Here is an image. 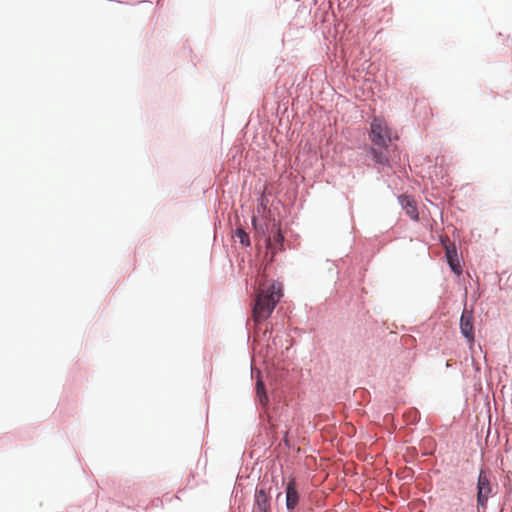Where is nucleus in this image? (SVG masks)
<instances>
[{"label": "nucleus", "instance_id": "obj_1", "mask_svg": "<svg viewBox=\"0 0 512 512\" xmlns=\"http://www.w3.org/2000/svg\"><path fill=\"white\" fill-rule=\"evenodd\" d=\"M282 296L280 283L274 280L260 282L252 310L254 322L259 324L269 318Z\"/></svg>", "mask_w": 512, "mask_h": 512}, {"label": "nucleus", "instance_id": "obj_2", "mask_svg": "<svg viewBox=\"0 0 512 512\" xmlns=\"http://www.w3.org/2000/svg\"><path fill=\"white\" fill-rule=\"evenodd\" d=\"M398 136L393 135L391 129L387 126L385 120L381 118H374L370 125V139L372 143L379 147H388L393 139Z\"/></svg>", "mask_w": 512, "mask_h": 512}, {"label": "nucleus", "instance_id": "obj_3", "mask_svg": "<svg viewBox=\"0 0 512 512\" xmlns=\"http://www.w3.org/2000/svg\"><path fill=\"white\" fill-rule=\"evenodd\" d=\"M477 506L486 508L488 498L491 494L492 488L490 481L485 473V471L481 470L478 476L477 481Z\"/></svg>", "mask_w": 512, "mask_h": 512}, {"label": "nucleus", "instance_id": "obj_4", "mask_svg": "<svg viewBox=\"0 0 512 512\" xmlns=\"http://www.w3.org/2000/svg\"><path fill=\"white\" fill-rule=\"evenodd\" d=\"M460 330L462 335L467 339L469 346L472 347L475 341L472 311L467 309L463 310L460 318Z\"/></svg>", "mask_w": 512, "mask_h": 512}, {"label": "nucleus", "instance_id": "obj_5", "mask_svg": "<svg viewBox=\"0 0 512 512\" xmlns=\"http://www.w3.org/2000/svg\"><path fill=\"white\" fill-rule=\"evenodd\" d=\"M299 503V493L297 491L295 479H291L286 486V507L292 511Z\"/></svg>", "mask_w": 512, "mask_h": 512}, {"label": "nucleus", "instance_id": "obj_6", "mask_svg": "<svg viewBox=\"0 0 512 512\" xmlns=\"http://www.w3.org/2000/svg\"><path fill=\"white\" fill-rule=\"evenodd\" d=\"M399 201L406 214L413 220H418V210L416 202L413 198L402 195L399 197Z\"/></svg>", "mask_w": 512, "mask_h": 512}, {"label": "nucleus", "instance_id": "obj_7", "mask_svg": "<svg viewBox=\"0 0 512 512\" xmlns=\"http://www.w3.org/2000/svg\"><path fill=\"white\" fill-rule=\"evenodd\" d=\"M255 501L259 512H267L269 509V498L263 489L256 492Z\"/></svg>", "mask_w": 512, "mask_h": 512}, {"label": "nucleus", "instance_id": "obj_8", "mask_svg": "<svg viewBox=\"0 0 512 512\" xmlns=\"http://www.w3.org/2000/svg\"><path fill=\"white\" fill-rule=\"evenodd\" d=\"M284 237L281 234L280 230H277L273 236V239L269 238L267 240V246L272 251V253H276L278 250H281L283 245Z\"/></svg>", "mask_w": 512, "mask_h": 512}, {"label": "nucleus", "instance_id": "obj_9", "mask_svg": "<svg viewBox=\"0 0 512 512\" xmlns=\"http://www.w3.org/2000/svg\"><path fill=\"white\" fill-rule=\"evenodd\" d=\"M446 256H447V260H448V263H449L451 269L456 274H458V275L461 274L462 270H461V266H460L459 260L457 258V253H456L455 249L451 250V249L447 248Z\"/></svg>", "mask_w": 512, "mask_h": 512}, {"label": "nucleus", "instance_id": "obj_10", "mask_svg": "<svg viewBox=\"0 0 512 512\" xmlns=\"http://www.w3.org/2000/svg\"><path fill=\"white\" fill-rule=\"evenodd\" d=\"M371 153H372L373 159L376 163H378V164H387L388 163V158L382 152H378L377 150L372 148Z\"/></svg>", "mask_w": 512, "mask_h": 512}, {"label": "nucleus", "instance_id": "obj_11", "mask_svg": "<svg viewBox=\"0 0 512 512\" xmlns=\"http://www.w3.org/2000/svg\"><path fill=\"white\" fill-rule=\"evenodd\" d=\"M235 235L239 239L241 244H243L245 246H249L250 245L249 236H248V234L243 229H240V228L237 229L236 232H235Z\"/></svg>", "mask_w": 512, "mask_h": 512}, {"label": "nucleus", "instance_id": "obj_12", "mask_svg": "<svg viewBox=\"0 0 512 512\" xmlns=\"http://www.w3.org/2000/svg\"><path fill=\"white\" fill-rule=\"evenodd\" d=\"M256 388H257V395L260 398V401L263 403L264 400H267V396H266L264 384L262 383V381H260V380L257 381Z\"/></svg>", "mask_w": 512, "mask_h": 512}]
</instances>
